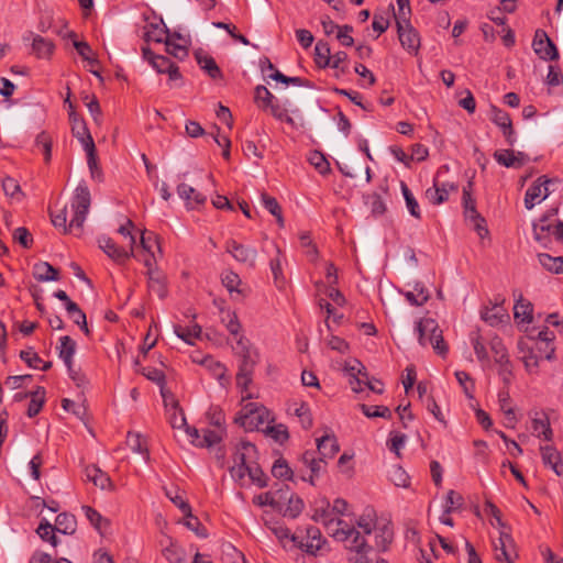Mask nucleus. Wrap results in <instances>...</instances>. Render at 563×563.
Segmentation results:
<instances>
[{"mask_svg": "<svg viewBox=\"0 0 563 563\" xmlns=\"http://www.w3.org/2000/svg\"><path fill=\"white\" fill-rule=\"evenodd\" d=\"M314 62L318 67L325 68L331 64V49L327 42L319 41L314 46Z\"/></svg>", "mask_w": 563, "mask_h": 563, "instance_id": "nucleus-40", "label": "nucleus"}, {"mask_svg": "<svg viewBox=\"0 0 563 563\" xmlns=\"http://www.w3.org/2000/svg\"><path fill=\"white\" fill-rule=\"evenodd\" d=\"M394 540V530L389 523L375 528V543L379 552H386Z\"/></svg>", "mask_w": 563, "mask_h": 563, "instance_id": "nucleus-23", "label": "nucleus"}, {"mask_svg": "<svg viewBox=\"0 0 563 563\" xmlns=\"http://www.w3.org/2000/svg\"><path fill=\"white\" fill-rule=\"evenodd\" d=\"M177 194L183 200H185L187 209H197L200 206H203L207 201V197L205 195L185 183H180L177 186Z\"/></svg>", "mask_w": 563, "mask_h": 563, "instance_id": "nucleus-16", "label": "nucleus"}, {"mask_svg": "<svg viewBox=\"0 0 563 563\" xmlns=\"http://www.w3.org/2000/svg\"><path fill=\"white\" fill-rule=\"evenodd\" d=\"M232 350L239 360V368L235 376L236 386L242 391H246L253 382L254 369L260 362V353L253 347L250 340L243 335L236 338Z\"/></svg>", "mask_w": 563, "mask_h": 563, "instance_id": "nucleus-2", "label": "nucleus"}, {"mask_svg": "<svg viewBox=\"0 0 563 563\" xmlns=\"http://www.w3.org/2000/svg\"><path fill=\"white\" fill-rule=\"evenodd\" d=\"M185 521L184 525L191 531H194L198 537L206 538L207 537V529L201 525L199 519L192 515L190 511V515H184Z\"/></svg>", "mask_w": 563, "mask_h": 563, "instance_id": "nucleus-64", "label": "nucleus"}, {"mask_svg": "<svg viewBox=\"0 0 563 563\" xmlns=\"http://www.w3.org/2000/svg\"><path fill=\"white\" fill-rule=\"evenodd\" d=\"M246 475H249L252 483L257 485L260 488L267 486V476L257 463L254 462L252 465H250V467L246 470Z\"/></svg>", "mask_w": 563, "mask_h": 563, "instance_id": "nucleus-56", "label": "nucleus"}, {"mask_svg": "<svg viewBox=\"0 0 563 563\" xmlns=\"http://www.w3.org/2000/svg\"><path fill=\"white\" fill-rule=\"evenodd\" d=\"M533 236L544 247L551 243V236L563 244V221L558 220L553 223L549 214L542 216L533 223Z\"/></svg>", "mask_w": 563, "mask_h": 563, "instance_id": "nucleus-6", "label": "nucleus"}, {"mask_svg": "<svg viewBox=\"0 0 563 563\" xmlns=\"http://www.w3.org/2000/svg\"><path fill=\"white\" fill-rule=\"evenodd\" d=\"M91 205V196L85 183H80L76 189L70 202L73 218L67 225V207L64 206L58 212L51 211V220L55 228H60L64 234L70 233L73 229L82 231L86 217Z\"/></svg>", "mask_w": 563, "mask_h": 563, "instance_id": "nucleus-1", "label": "nucleus"}, {"mask_svg": "<svg viewBox=\"0 0 563 563\" xmlns=\"http://www.w3.org/2000/svg\"><path fill=\"white\" fill-rule=\"evenodd\" d=\"M175 332L178 338L184 340L189 344H194L192 340L200 336L202 330L201 327L197 323L191 324L190 327L184 329L181 327H175Z\"/></svg>", "mask_w": 563, "mask_h": 563, "instance_id": "nucleus-53", "label": "nucleus"}, {"mask_svg": "<svg viewBox=\"0 0 563 563\" xmlns=\"http://www.w3.org/2000/svg\"><path fill=\"white\" fill-rule=\"evenodd\" d=\"M295 415L299 418L303 429L308 430L312 427V416L307 404L301 402L296 409Z\"/></svg>", "mask_w": 563, "mask_h": 563, "instance_id": "nucleus-63", "label": "nucleus"}, {"mask_svg": "<svg viewBox=\"0 0 563 563\" xmlns=\"http://www.w3.org/2000/svg\"><path fill=\"white\" fill-rule=\"evenodd\" d=\"M344 527L340 526L333 530V537L344 541L352 539L351 550L355 552L371 551L372 547L367 544L365 538L354 527H349L345 522Z\"/></svg>", "mask_w": 563, "mask_h": 563, "instance_id": "nucleus-10", "label": "nucleus"}, {"mask_svg": "<svg viewBox=\"0 0 563 563\" xmlns=\"http://www.w3.org/2000/svg\"><path fill=\"white\" fill-rule=\"evenodd\" d=\"M68 36L73 38V45L84 60L88 62L91 66L99 64L98 59L93 57L91 46L87 42L76 40L75 32H69Z\"/></svg>", "mask_w": 563, "mask_h": 563, "instance_id": "nucleus-35", "label": "nucleus"}, {"mask_svg": "<svg viewBox=\"0 0 563 563\" xmlns=\"http://www.w3.org/2000/svg\"><path fill=\"white\" fill-rule=\"evenodd\" d=\"M254 99L260 108L267 109L274 100V96L265 86L260 85L255 88Z\"/></svg>", "mask_w": 563, "mask_h": 563, "instance_id": "nucleus-61", "label": "nucleus"}, {"mask_svg": "<svg viewBox=\"0 0 563 563\" xmlns=\"http://www.w3.org/2000/svg\"><path fill=\"white\" fill-rule=\"evenodd\" d=\"M376 515L374 509L367 508L364 514L357 519L356 525L364 534H371L375 529Z\"/></svg>", "mask_w": 563, "mask_h": 563, "instance_id": "nucleus-48", "label": "nucleus"}, {"mask_svg": "<svg viewBox=\"0 0 563 563\" xmlns=\"http://www.w3.org/2000/svg\"><path fill=\"white\" fill-rule=\"evenodd\" d=\"M534 53L544 60H555L559 58V52L553 41L545 31L537 30L532 42Z\"/></svg>", "mask_w": 563, "mask_h": 563, "instance_id": "nucleus-9", "label": "nucleus"}, {"mask_svg": "<svg viewBox=\"0 0 563 563\" xmlns=\"http://www.w3.org/2000/svg\"><path fill=\"white\" fill-rule=\"evenodd\" d=\"M272 421L273 418H271L268 409L255 402L246 404L241 413L235 418V422L246 431L261 430Z\"/></svg>", "mask_w": 563, "mask_h": 563, "instance_id": "nucleus-4", "label": "nucleus"}, {"mask_svg": "<svg viewBox=\"0 0 563 563\" xmlns=\"http://www.w3.org/2000/svg\"><path fill=\"white\" fill-rule=\"evenodd\" d=\"M309 162L321 175H327L331 172L330 163L324 154L319 151H313L310 154Z\"/></svg>", "mask_w": 563, "mask_h": 563, "instance_id": "nucleus-54", "label": "nucleus"}, {"mask_svg": "<svg viewBox=\"0 0 563 563\" xmlns=\"http://www.w3.org/2000/svg\"><path fill=\"white\" fill-rule=\"evenodd\" d=\"M533 305L523 298L522 294H519L516 299L514 307L515 319H521L522 322L531 323L533 319Z\"/></svg>", "mask_w": 563, "mask_h": 563, "instance_id": "nucleus-25", "label": "nucleus"}, {"mask_svg": "<svg viewBox=\"0 0 563 563\" xmlns=\"http://www.w3.org/2000/svg\"><path fill=\"white\" fill-rule=\"evenodd\" d=\"M59 357L64 361L68 372H71L73 357L76 352V342L69 336L64 335L59 339Z\"/></svg>", "mask_w": 563, "mask_h": 563, "instance_id": "nucleus-26", "label": "nucleus"}, {"mask_svg": "<svg viewBox=\"0 0 563 563\" xmlns=\"http://www.w3.org/2000/svg\"><path fill=\"white\" fill-rule=\"evenodd\" d=\"M464 504V498L457 492L451 489L446 494L444 510L446 515H450L456 509H460Z\"/></svg>", "mask_w": 563, "mask_h": 563, "instance_id": "nucleus-60", "label": "nucleus"}, {"mask_svg": "<svg viewBox=\"0 0 563 563\" xmlns=\"http://www.w3.org/2000/svg\"><path fill=\"white\" fill-rule=\"evenodd\" d=\"M54 43L51 40L36 35L33 37L32 49L38 58H47L54 52Z\"/></svg>", "mask_w": 563, "mask_h": 563, "instance_id": "nucleus-38", "label": "nucleus"}, {"mask_svg": "<svg viewBox=\"0 0 563 563\" xmlns=\"http://www.w3.org/2000/svg\"><path fill=\"white\" fill-rule=\"evenodd\" d=\"M82 511L85 512L86 518L89 522L97 529L101 534L104 532L107 528L110 526V521L102 517L99 511L90 506H82Z\"/></svg>", "mask_w": 563, "mask_h": 563, "instance_id": "nucleus-37", "label": "nucleus"}, {"mask_svg": "<svg viewBox=\"0 0 563 563\" xmlns=\"http://www.w3.org/2000/svg\"><path fill=\"white\" fill-rule=\"evenodd\" d=\"M538 260L542 267H544L547 271L554 274H563L562 256L554 257L547 253H540L538 254Z\"/></svg>", "mask_w": 563, "mask_h": 563, "instance_id": "nucleus-39", "label": "nucleus"}, {"mask_svg": "<svg viewBox=\"0 0 563 563\" xmlns=\"http://www.w3.org/2000/svg\"><path fill=\"white\" fill-rule=\"evenodd\" d=\"M554 179L548 178L547 176L538 177L533 184L527 189L525 195V207L531 210L538 202L547 199L550 195L548 185L553 183Z\"/></svg>", "mask_w": 563, "mask_h": 563, "instance_id": "nucleus-8", "label": "nucleus"}, {"mask_svg": "<svg viewBox=\"0 0 563 563\" xmlns=\"http://www.w3.org/2000/svg\"><path fill=\"white\" fill-rule=\"evenodd\" d=\"M35 145L42 148L45 163H49L52 158L53 146L51 135L46 131H42L35 139Z\"/></svg>", "mask_w": 563, "mask_h": 563, "instance_id": "nucleus-52", "label": "nucleus"}, {"mask_svg": "<svg viewBox=\"0 0 563 563\" xmlns=\"http://www.w3.org/2000/svg\"><path fill=\"white\" fill-rule=\"evenodd\" d=\"M85 474L88 481L92 482L95 486L101 489H113V484L109 475L102 472L98 466L90 465L85 468Z\"/></svg>", "mask_w": 563, "mask_h": 563, "instance_id": "nucleus-21", "label": "nucleus"}, {"mask_svg": "<svg viewBox=\"0 0 563 563\" xmlns=\"http://www.w3.org/2000/svg\"><path fill=\"white\" fill-rule=\"evenodd\" d=\"M532 429L539 437L543 435L547 441H551L553 438L549 417L544 412L536 413V417L532 419Z\"/></svg>", "mask_w": 563, "mask_h": 563, "instance_id": "nucleus-31", "label": "nucleus"}, {"mask_svg": "<svg viewBox=\"0 0 563 563\" xmlns=\"http://www.w3.org/2000/svg\"><path fill=\"white\" fill-rule=\"evenodd\" d=\"M272 474L276 478L280 479H291L292 478V470L289 467L287 461L283 457L275 461L272 467Z\"/></svg>", "mask_w": 563, "mask_h": 563, "instance_id": "nucleus-57", "label": "nucleus"}, {"mask_svg": "<svg viewBox=\"0 0 563 563\" xmlns=\"http://www.w3.org/2000/svg\"><path fill=\"white\" fill-rule=\"evenodd\" d=\"M99 247L115 263L124 264L131 256H133V249L126 251L124 247L119 246L112 239L101 236L98 239Z\"/></svg>", "mask_w": 563, "mask_h": 563, "instance_id": "nucleus-12", "label": "nucleus"}, {"mask_svg": "<svg viewBox=\"0 0 563 563\" xmlns=\"http://www.w3.org/2000/svg\"><path fill=\"white\" fill-rule=\"evenodd\" d=\"M172 398V407L168 409V421L174 429H181L187 427V421L184 410L179 407L174 396L169 393Z\"/></svg>", "mask_w": 563, "mask_h": 563, "instance_id": "nucleus-32", "label": "nucleus"}, {"mask_svg": "<svg viewBox=\"0 0 563 563\" xmlns=\"http://www.w3.org/2000/svg\"><path fill=\"white\" fill-rule=\"evenodd\" d=\"M140 243L143 250L150 253V257L144 263L147 267H151L152 260L155 261L153 249L156 247L161 252L159 239L154 232L144 230Z\"/></svg>", "mask_w": 563, "mask_h": 563, "instance_id": "nucleus-24", "label": "nucleus"}, {"mask_svg": "<svg viewBox=\"0 0 563 563\" xmlns=\"http://www.w3.org/2000/svg\"><path fill=\"white\" fill-rule=\"evenodd\" d=\"M222 285L229 290L230 294L238 292L241 294L242 291L239 289V286L241 284L240 276L232 272L227 271L222 274L221 277Z\"/></svg>", "mask_w": 563, "mask_h": 563, "instance_id": "nucleus-58", "label": "nucleus"}, {"mask_svg": "<svg viewBox=\"0 0 563 563\" xmlns=\"http://www.w3.org/2000/svg\"><path fill=\"white\" fill-rule=\"evenodd\" d=\"M542 462L545 466H549L558 476L563 475V459L561 453L551 445H544L540 448Z\"/></svg>", "mask_w": 563, "mask_h": 563, "instance_id": "nucleus-19", "label": "nucleus"}, {"mask_svg": "<svg viewBox=\"0 0 563 563\" xmlns=\"http://www.w3.org/2000/svg\"><path fill=\"white\" fill-rule=\"evenodd\" d=\"M73 135L81 143L84 150L95 145L85 120L76 111L68 112Z\"/></svg>", "mask_w": 563, "mask_h": 563, "instance_id": "nucleus-14", "label": "nucleus"}, {"mask_svg": "<svg viewBox=\"0 0 563 563\" xmlns=\"http://www.w3.org/2000/svg\"><path fill=\"white\" fill-rule=\"evenodd\" d=\"M269 78H272L275 81L285 84V85L291 84L295 86H302V87H308V88L312 87V82L310 80L301 78V77H288V76H285L279 70H275V73L271 74Z\"/></svg>", "mask_w": 563, "mask_h": 563, "instance_id": "nucleus-51", "label": "nucleus"}, {"mask_svg": "<svg viewBox=\"0 0 563 563\" xmlns=\"http://www.w3.org/2000/svg\"><path fill=\"white\" fill-rule=\"evenodd\" d=\"M303 507V500L299 496L291 495L288 499L284 516L295 519L302 512Z\"/></svg>", "mask_w": 563, "mask_h": 563, "instance_id": "nucleus-59", "label": "nucleus"}, {"mask_svg": "<svg viewBox=\"0 0 563 563\" xmlns=\"http://www.w3.org/2000/svg\"><path fill=\"white\" fill-rule=\"evenodd\" d=\"M256 456V446L249 441H241L233 453V465L229 468L231 477L236 482L242 481Z\"/></svg>", "mask_w": 563, "mask_h": 563, "instance_id": "nucleus-5", "label": "nucleus"}, {"mask_svg": "<svg viewBox=\"0 0 563 563\" xmlns=\"http://www.w3.org/2000/svg\"><path fill=\"white\" fill-rule=\"evenodd\" d=\"M317 450L319 455L325 460L333 459L340 451L336 437L333 433L320 437L317 439Z\"/></svg>", "mask_w": 563, "mask_h": 563, "instance_id": "nucleus-20", "label": "nucleus"}, {"mask_svg": "<svg viewBox=\"0 0 563 563\" xmlns=\"http://www.w3.org/2000/svg\"><path fill=\"white\" fill-rule=\"evenodd\" d=\"M459 187L454 184H442L439 185L438 180L434 179L432 188L426 190L427 199L433 205H441L449 199L450 191H457Z\"/></svg>", "mask_w": 563, "mask_h": 563, "instance_id": "nucleus-17", "label": "nucleus"}, {"mask_svg": "<svg viewBox=\"0 0 563 563\" xmlns=\"http://www.w3.org/2000/svg\"><path fill=\"white\" fill-rule=\"evenodd\" d=\"M519 347L523 353L522 361L526 369L530 373L537 372L541 358L537 354L536 350L533 347H527V350H525L522 342H519Z\"/></svg>", "mask_w": 563, "mask_h": 563, "instance_id": "nucleus-46", "label": "nucleus"}, {"mask_svg": "<svg viewBox=\"0 0 563 563\" xmlns=\"http://www.w3.org/2000/svg\"><path fill=\"white\" fill-rule=\"evenodd\" d=\"M396 27L402 48L409 54L418 55L421 45L420 35L411 24L410 19H396Z\"/></svg>", "mask_w": 563, "mask_h": 563, "instance_id": "nucleus-7", "label": "nucleus"}, {"mask_svg": "<svg viewBox=\"0 0 563 563\" xmlns=\"http://www.w3.org/2000/svg\"><path fill=\"white\" fill-rule=\"evenodd\" d=\"M33 276L38 282L58 280L59 272L49 263L42 262L33 266Z\"/></svg>", "mask_w": 563, "mask_h": 563, "instance_id": "nucleus-28", "label": "nucleus"}, {"mask_svg": "<svg viewBox=\"0 0 563 563\" xmlns=\"http://www.w3.org/2000/svg\"><path fill=\"white\" fill-rule=\"evenodd\" d=\"M2 189L4 194L11 198L20 199V197L23 196L18 180L9 176L2 179Z\"/></svg>", "mask_w": 563, "mask_h": 563, "instance_id": "nucleus-62", "label": "nucleus"}, {"mask_svg": "<svg viewBox=\"0 0 563 563\" xmlns=\"http://www.w3.org/2000/svg\"><path fill=\"white\" fill-rule=\"evenodd\" d=\"M465 220L468 221L474 230L477 232L481 239L486 238L489 234V231L486 225L485 219L481 216V213L475 208H471L470 210L464 211Z\"/></svg>", "mask_w": 563, "mask_h": 563, "instance_id": "nucleus-30", "label": "nucleus"}, {"mask_svg": "<svg viewBox=\"0 0 563 563\" xmlns=\"http://www.w3.org/2000/svg\"><path fill=\"white\" fill-rule=\"evenodd\" d=\"M498 402L500 410L504 412L507 426L514 427L516 423V416L514 409L509 406L510 402V395L508 390H500L498 393Z\"/></svg>", "mask_w": 563, "mask_h": 563, "instance_id": "nucleus-43", "label": "nucleus"}, {"mask_svg": "<svg viewBox=\"0 0 563 563\" xmlns=\"http://www.w3.org/2000/svg\"><path fill=\"white\" fill-rule=\"evenodd\" d=\"M388 477L397 487H408L410 484V477L407 472L399 465H394L388 471Z\"/></svg>", "mask_w": 563, "mask_h": 563, "instance_id": "nucleus-49", "label": "nucleus"}, {"mask_svg": "<svg viewBox=\"0 0 563 563\" xmlns=\"http://www.w3.org/2000/svg\"><path fill=\"white\" fill-rule=\"evenodd\" d=\"M126 442L128 445L132 449V451L145 454L146 460L150 457L145 440L142 438L140 433L129 432L126 437Z\"/></svg>", "mask_w": 563, "mask_h": 563, "instance_id": "nucleus-55", "label": "nucleus"}, {"mask_svg": "<svg viewBox=\"0 0 563 563\" xmlns=\"http://www.w3.org/2000/svg\"><path fill=\"white\" fill-rule=\"evenodd\" d=\"M416 330L418 332L419 343L422 346L431 344L433 350L441 356L448 353L445 344L438 322L432 318H423L417 322Z\"/></svg>", "mask_w": 563, "mask_h": 563, "instance_id": "nucleus-3", "label": "nucleus"}, {"mask_svg": "<svg viewBox=\"0 0 563 563\" xmlns=\"http://www.w3.org/2000/svg\"><path fill=\"white\" fill-rule=\"evenodd\" d=\"M76 517L68 512H62L55 519V529L63 534H73L76 531Z\"/></svg>", "mask_w": 563, "mask_h": 563, "instance_id": "nucleus-33", "label": "nucleus"}, {"mask_svg": "<svg viewBox=\"0 0 563 563\" xmlns=\"http://www.w3.org/2000/svg\"><path fill=\"white\" fill-rule=\"evenodd\" d=\"M195 55H196V59H197V63L199 64V66L203 70H206V73L212 79H218V78L222 77V71L219 68V66L217 65L213 57H211L209 55H201V53H199V52H197Z\"/></svg>", "mask_w": 563, "mask_h": 563, "instance_id": "nucleus-36", "label": "nucleus"}, {"mask_svg": "<svg viewBox=\"0 0 563 563\" xmlns=\"http://www.w3.org/2000/svg\"><path fill=\"white\" fill-rule=\"evenodd\" d=\"M400 189H401L402 196L406 201V206H407L410 214L416 219H421L419 203H418L417 199L415 198V196L412 195L409 187L407 186V184L402 180L400 181Z\"/></svg>", "mask_w": 563, "mask_h": 563, "instance_id": "nucleus-42", "label": "nucleus"}, {"mask_svg": "<svg viewBox=\"0 0 563 563\" xmlns=\"http://www.w3.org/2000/svg\"><path fill=\"white\" fill-rule=\"evenodd\" d=\"M325 543L319 528L309 526L306 529V541L300 537L297 547L308 554H316Z\"/></svg>", "mask_w": 563, "mask_h": 563, "instance_id": "nucleus-13", "label": "nucleus"}, {"mask_svg": "<svg viewBox=\"0 0 563 563\" xmlns=\"http://www.w3.org/2000/svg\"><path fill=\"white\" fill-rule=\"evenodd\" d=\"M225 250L230 253L238 262L243 263L250 267H254L257 257V251L254 247L246 246L236 242L235 240H229L227 242Z\"/></svg>", "mask_w": 563, "mask_h": 563, "instance_id": "nucleus-11", "label": "nucleus"}, {"mask_svg": "<svg viewBox=\"0 0 563 563\" xmlns=\"http://www.w3.org/2000/svg\"><path fill=\"white\" fill-rule=\"evenodd\" d=\"M159 545L162 547V555L169 563H185L186 562V551L185 549L178 544V542L169 536H164V539L159 541Z\"/></svg>", "mask_w": 563, "mask_h": 563, "instance_id": "nucleus-15", "label": "nucleus"}, {"mask_svg": "<svg viewBox=\"0 0 563 563\" xmlns=\"http://www.w3.org/2000/svg\"><path fill=\"white\" fill-rule=\"evenodd\" d=\"M85 151L87 153V163H88L91 178L101 183L103 180V173H102L101 167L98 164L96 145H92V146L86 148Z\"/></svg>", "mask_w": 563, "mask_h": 563, "instance_id": "nucleus-41", "label": "nucleus"}, {"mask_svg": "<svg viewBox=\"0 0 563 563\" xmlns=\"http://www.w3.org/2000/svg\"><path fill=\"white\" fill-rule=\"evenodd\" d=\"M311 519L316 522H322L327 530L333 534V530L343 526L344 521L332 516L331 509L313 508Z\"/></svg>", "mask_w": 563, "mask_h": 563, "instance_id": "nucleus-22", "label": "nucleus"}, {"mask_svg": "<svg viewBox=\"0 0 563 563\" xmlns=\"http://www.w3.org/2000/svg\"><path fill=\"white\" fill-rule=\"evenodd\" d=\"M482 319L487 322L492 327H496L500 323H503L505 320L509 319V316L503 312L501 308H498L497 306L493 307L492 309L486 308L481 313Z\"/></svg>", "mask_w": 563, "mask_h": 563, "instance_id": "nucleus-45", "label": "nucleus"}, {"mask_svg": "<svg viewBox=\"0 0 563 563\" xmlns=\"http://www.w3.org/2000/svg\"><path fill=\"white\" fill-rule=\"evenodd\" d=\"M490 349L494 353L495 362L504 367V372H508V374L511 375L509 356L503 342L498 338H495L490 342Z\"/></svg>", "mask_w": 563, "mask_h": 563, "instance_id": "nucleus-29", "label": "nucleus"}, {"mask_svg": "<svg viewBox=\"0 0 563 563\" xmlns=\"http://www.w3.org/2000/svg\"><path fill=\"white\" fill-rule=\"evenodd\" d=\"M512 544V538L508 533H500L498 543H494L495 559L500 563H514L508 552V547Z\"/></svg>", "mask_w": 563, "mask_h": 563, "instance_id": "nucleus-27", "label": "nucleus"}, {"mask_svg": "<svg viewBox=\"0 0 563 563\" xmlns=\"http://www.w3.org/2000/svg\"><path fill=\"white\" fill-rule=\"evenodd\" d=\"M494 158L501 166L519 168L527 162L528 156L522 152L516 154L512 150H499L494 153Z\"/></svg>", "mask_w": 563, "mask_h": 563, "instance_id": "nucleus-18", "label": "nucleus"}, {"mask_svg": "<svg viewBox=\"0 0 563 563\" xmlns=\"http://www.w3.org/2000/svg\"><path fill=\"white\" fill-rule=\"evenodd\" d=\"M45 388L42 386H38L34 391H31V401L26 410L27 417L33 418L40 413L45 404Z\"/></svg>", "mask_w": 563, "mask_h": 563, "instance_id": "nucleus-34", "label": "nucleus"}, {"mask_svg": "<svg viewBox=\"0 0 563 563\" xmlns=\"http://www.w3.org/2000/svg\"><path fill=\"white\" fill-rule=\"evenodd\" d=\"M537 341L541 342L544 345V357L545 360H552L554 355V346L553 340L555 335L552 331H550L547 327L539 331L537 335Z\"/></svg>", "mask_w": 563, "mask_h": 563, "instance_id": "nucleus-47", "label": "nucleus"}, {"mask_svg": "<svg viewBox=\"0 0 563 563\" xmlns=\"http://www.w3.org/2000/svg\"><path fill=\"white\" fill-rule=\"evenodd\" d=\"M358 407L367 418L380 417L385 419H391L393 417L390 409L386 406H367L365 404H361Z\"/></svg>", "mask_w": 563, "mask_h": 563, "instance_id": "nucleus-50", "label": "nucleus"}, {"mask_svg": "<svg viewBox=\"0 0 563 563\" xmlns=\"http://www.w3.org/2000/svg\"><path fill=\"white\" fill-rule=\"evenodd\" d=\"M139 372L144 375L147 379L156 383L161 387V393L164 398V402H166V391L164 389L165 386V374L161 369L155 367H142Z\"/></svg>", "mask_w": 563, "mask_h": 563, "instance_id": "nucleus-44", "label": "nucleus"}]
</instances>
